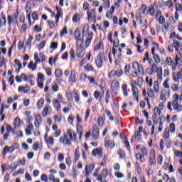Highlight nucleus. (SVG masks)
I'll return each mask as SVG.
<instances>
[{"instance_id": "obj_5", "label": "nucleus", "mask_w": 182, "mask_h": 182, "mask_svg": "<svg viewBox=\"0 0 182 182\" xmlns=\"http://www.w3.org/2000/svg\"><path fill=\"white\" fill-rule=\"evenodd\" d=\"M93 170H95V164H90L89 165H87L85 166V176L89 177V175L90 174V173H92V171H93Z\"/></svg>"}, {"instance_id": "obj_26", "label": "nucleus", "mask_w": 182, "mask_h": 182, "mask_svg": "<svg viewBox=\"0 0 182 182\" xmlns=\"http://www.w3.org/2000/svg\"><path fill=\"white\" fill-rule=\"evenodd\" d=\"M105 113L107 116L109 117V120H110V122H113L114 120V118L113 117V116H112V112H110L109 109H106Z\"/></svg>"}, {"instance_id": "obj_35", "label": "nucleus", "mask_w": 182, "mask_h": 182, "mask_svg": "<svg viewBox=\"0 0 182 182\" xmlns=\"http://www.w3.org/2000/svg\"><path fill=\"white\" fill-rule=\"evenodd\" d=\"M118 154L119 155L120 159H124L126 157V153L123 149H119L118 151Z\"/></svg>"}, {"instance_id": "obj_20", "label": "nucleus", "mask_w": 182, "mask_h": 182, "mask_svg": "<svg viewBox=\"0 0 182 182\" xmlns=\"http://www.w3.org/2000/svg\"><path fill=\"white\" fill-rule=\"evenodd\" d=\"M164 139H170V128L166 127L164 132Z\"/></svg>"}, {"instance_id": "obj_4", "label": "nucleus", "mask_w": 182, "mask_h": 182, "mask_svg": "<svg viewBox=\"0 0 182 182\" xmlns=\"http://www.w3.org/2000/svg\"><path fill=\"white\" fill-rule=\"evenodd\" d=\"M92 156L99 157V159H102L103 157V149L101 148H97L92 150Z\"/></svg>"}, {"instance_id": "obj_47", "label": "nucleus", "mask_w": 182, "mask_h": 182, "mask_svg": "<svg viewBox=\"0 0 182 182\" xmlns=\"http://www.w3.org/2000/svg\"><path fill=\"white\" fill-rule=\"evenodd\" d=\"M38 149H39V142H35L33 144V150L34 151H38Z\"/></svg>"}, {"instance_id": "obj_61", "label": "nucleus", "mask_w": 182, "mask_h": 182, "mask_svg": "<svg viewBox=\"0 0 182 182\" xmlns=\"http://www.w3.org/2000/svg\"><path fill=\"white\" fill-rule=\"evenodd\" d=\"M41 181L47 182L48 181V176H46V174H42L41 176Z\"/></svg>"}, {"instance_id": "obj_16", "label": "nucleus", "mask_w": 182, "mask_h": 182, "mask_svg": "<svg viewBox=\"0 0 182 182\" xmlns=\"http://www.w3.org/2000/svg\"><path fill=\"white\" fill-rule=\"evenodd\" d=\"M135 157L136 160H139L141 163H144L146 161V159H144V155H142L140 153H137Z\"/></svg>"}, {"instance_id": "obj_7", "label": "nucleus", "mask_w": 182, "mask_h": 182, "mask_svg": "<svg viewBox=\"0 0 182 182\" xmlns=\"http://www.w3.org/2000/svg\"><path fill=\"white\" fill-rule=\"evenodd\" d=\"M42 123V117L41 114H36V121L34 122V125L37 129H39V126H41V124Z\"/></svg>"}, {"instance_id": "obj_63", "label": "nucleus", "mask_w": 182, "mask_h": 182, "mask_svg": "<svg viewBox=\"0 0 182 182\" xmlns=\"http://www.w3.org/2000/svg\"><path fill=\"white\" fill-rule=\"evenodd\" d=\"M141 153L142 154V156H146L147 154V149L146 147H144L141 149Z\"/></svg>"}, {"instance_id": "obj_27", "label": "nucleus", "mask_w": 182, "mask_h": 182, "mask_svg": "<svg viewBox=\"0 0 182 182\" xmlns=\"http://www.w3.org/2000/svg\"><path fill=\"white\" fill-rule=\"evenodd\" d=\"M6 130L8 133H12V134H15V129H14L10 125H6Z\"/></svg>"}, {"instance_id": "obj_8", "label": "nucleus", "mask_w": 182, "mask_h": 182, "mask_svg": "<svg viewBox=\"0 0 182 182\" xmlns=\"http://www.w3.org/2000/svg\"><path fill=\"white\" fill-rule=\"evenodd\" d=\"M82 34H80V30L79 28H77L74 31V36L75 37L76 41H77V43H79L80 41V36Z\"/></svg>"}, {"instance_id": "obj_64", "label": "nucleus", "mask_w": 182, "mask_h": 182, "mask_svg": "<svg viewBox=\"0 0 182 182\" xmlns=\"http://www.w3.org/2000/svg\"><path fill=\"white\" fill-rule=\"evenodd\" d=\"M39 56H40L41 62H45V60H46V59L45 55H44L43 53H39Z\"/></svg>"}, {"instance_id": "obj_44", "label": "nucleus", "mask_w": 182, "mask_h": 182, "mask_svg": "<svg viewBox=\"0 0 182 182\" xmlns=\"http://www.w3.org/2000/svg\"><path fill=\"white\" fill-rule=\"evenodd\" d=\"M101 177L103 178L104 179L107 177V169H103L101 172Z\"/></svg>"}, {"instance_id": "obj_22", "label": "nucleus", "mask_w": 182, "mask_h": 182, "mask_svg": "<svg viewBox=\"0 0 182 182\" xmlns=\"http://www.w3.org/2000/svg\"><path fill=\"white\" fill-rule=\"evenodd\" d=\"M55 9L57 11V14L55 15V16H63V10L62 9V8H59L58 7V6H56Z\"/></svg>"}, {"instance_id": "obj_50", "label": "nucleus", "mask_w": 182, "mask_h": 182, "mask_svg": "<svg viewBox=\"0 0 182 182\" xmlns=\"http://www.w3.org/2000/svg\"><path fill=\"white\" fill-rule=\"evenodd\" d=\"M175 9L176 11H178V12H181L182 11V5L180 4H176L175 5Z\"/></svg>"}, {"instance_id": "obj_53", "label": "nucleus", "mask_w": 182, "mask_h": 182, "mask_svg": "<svg viewBox=\"0 0 182 182\" xmlns=\"http://www.w3.org/2000/svg\"><path fill=\"white\" fill-rule=\"evenodd\" d=\"M34 60L36 63H41V58L38 56V53H34Z\"/></svg>"}, {"instance_id": "obj_41", "label": "nucleus", "mask_w": 182, "mask_h": 182, "mask_svg": "<svg viewBox=\"0 0 182 182\" xmlns=\"http://www.w3.org/2000/svg\"><path fill=\"white\" fill-rule=\"evenodd\" d=\"M6 153H11L9 151V146H4L2 152L3 156H6Z\"/></svg>"}, {"instance_id": "obj_48", "label": "nucleus", "mask_w": 182, "mask_h": 182, "mask_svg": "<svg viewBox=\"0 0 182 182\" xmlns=\"http://www.w3.org/2000/svg\"><path fill=\"white\" fill-rule=\"evenodd\" d=\"M45 45H46V41H43L40 43V44L38 46V50H41V49H43L45 48Z\"/></svg>"}, {"instance_id": "obj_24", "label": "nucleus", "mask_w": 182, "mask_h": 182, "mask_svg": "<svg viewBox=\"0 0 182 182\" xmlns=\"http://www.w3.org/2000/svg\"><path fill=\"white\" fill-rule=\"evenodd\" d=\"M173 45L176 52H178V50H180V43H178V41H177L176 40H174L173 41Z\"/></svg>"}, {"instance_id": "obj_42", "label": "nucleus", "mask_w": 182, "mask_h": 182, "mask_svg": "<svg viewBox=\"0 0 182 182\" xmlns=\"http://www.w3.org/2000/svg\"><path fill=\"white\" fill-rule=\"evenodd\" d=\"M159 23H161V25H164L165 22H166V18H164V16H161L159 18Z\"/></svg>"}, {"instance_id": "obj_15", "label": "nucleus", "mask_w": 182, "mask_h": 182, "mask_svg": "<svg viewBox=\"0 0 182 182\" xmlns=\"http://www.w3.org/2000/svg\"><path fill=\"white\" fill-rule=\"evenodd\" d=\"M157 5V2H154L153 5H151L149 7V14L151 16H154V13L156 12V10L154 9V6Z\"/></svg>"}, {"instance_id": "obj_12", "label": "nucleus", "mask_w": 182, "mask_h": 182, "mask_svg": "<svg viewBox=\"0 0 182 182\" xmlns=\"http://www.w3.org/2000/svg\"><path fill=\"white\" fill-rule=\"evenodd\" d=\"M88 38L85 41V48H89V46L92 43V39H93V33L88 35Z\"/></svg>"}, {"instance_id": "obj_29", "label": "nucleus", "mask_w": 182, "mask_h": 182, "mask_svg": "<svg viewBox=\"0 0 182 182\" xmlns=\"http://www.w3.org/2000/svg\"><path fill=\"white\" fill-rule=\"evenodd\" d=\"M132 90L134 97L139 96V90L137 89V87H133V88H132Z\"/></svg>"}, {"instance_id": "obj_60", "label": "nucleus", "mask_w": 182, "mask_h": 182, "mask_svg": "<svg viewBox=\"0 0 182 182\" xmlns=\"http://www.w3.org/2000/svg\"><path fill=\"white\" fill-rule=\"evenodd\" d=\"M50 48L53 50L58 49V43L56 42H52L50 45Z\"/></svg>"}, {"instance_id": "obj_3", "label": "nucleus", "mask_w": 182, "mask_h": 182, "mask_svg": "<svg viewBox=\"0 0 182 182\" xmlns=\"http://www.w3.org/2000/svg\"><path fill=\"white\" fill-rule=\"evenodd\" d=\"M76 48H77L76 55L77 58H83V56H85V48H83V45L80 44L79 46V45L77 43Z\"/></svg>"}, {"instance_id": "obj_52", "label": "nucleus", "mask_w": 182, "mask_h": 182, "mask_svg": "<svg viewBox=\"0 0 182 182\" xmlns=\"http://www.w3.org/2000/svg\"><path fill=\"white\" fill-rule=\"evenodd\" d=\"M154 60L156 63H160L161 59H160V55H157V54L154 55Z\"/></svg>"}, {"instance_id": "obj_62", "label": "nucleus", "mask_w": 182, "mask_h": 182, "mask_svg": "<svg viewBox=\"0 0 182 182\" xmlns=\"http://www.w3.org/2000/svg\"><path fill=\"white\" fill-rule=\"evenodd\" d=\"M54 120H55V122H58V123H59V122H60V120H62V117L58 114H55L54 116Z\"/></svg>"}, {"instance_id": "obj_28", "label": "nucleus", "mask_w": 182, "mask_h": 182, "mask_svg": "<svg viewBox=\"0 0 182 182\" xmlns=\"http://www.w3.org/2000/svg\"><path fill=\"white\" fill-rule=\"evenodd\" d=\"M169 132H171V133H176V124L175 123H171L170 124Z\"/></svg>"}, {"instance_id": "obj_51", "label": "nucleus", "mask_w": 182, "mask_h": 182, "mask_svg": "<svg viewBox=\"0 0 182 182\" xmlns=\"http://www.w3.org/2000/svg\"><path fill=\"white\" fill-rule=\"evenodd\" d=\"M124 144L125 145L128 150H130V143H129L127 137H125V141L124 142Z\"/></svg>"}, {"instance_id": "obj_18", "label": "nucleus", "mask_w": 182, "mask_h": 182, "mask_svg": "<svg viewBox=\"0 0 182 182\" xmlns=\"http://www.w3.org/2000/svg\"><path fill=\"white\" fill-rule=\"evenodd\" d=\"M70 82H71V83H75L76 82V73H75V71L71 72Z\"/></svg>"}, {"instance_id": "obj_2", "label": "nucleus", "mask_w": 182, "mask_h": 182, "mask_svg": "<svg viewBox=\"0 0 182 182\" xmlns=\"http://www.w3.org/2000/svg\"><path fill=\"white\" fill-rule=\"evenodd\" d=\"M72 139L69 136H68V134H64L63 136H60L59 141L60 143H63V144H68V146H72Z\"/></svg>"}, {"instance_id": "obj_31", "label": "nucleus", "mask_w": 182, "mask_h": 182, "mask_svg": "<svg viewBox=\"0 0 182 182\" xmlns=\"http://www.w3.org/2000/svg\"><path fill=\"white\" fill-rule=\"evenodd\" d=\"M104 123H105V122L103 121V117H100V116L98 117V119H97L98 126H100V127H102Z\"/></svg>"}, {"instance_id": "obj_58", "label": "nucleus", "mask_w": 182, "mask_h": 182, "mask_svg": "<svg viewBox=\"0 0 182 182\" xmlns=\"http://www.w3.org/2000/svg\"><path fill=\"white\" fill-rule=\"evenodd\" d=\"M112 141H110L109 139H105V146L106 147V149H109V146H110V142Z\"/></svg>"}, {"instance_id": "obj_1", "label": "nucleus", "mask_w": 182, "mask_h": 182, "mask_svg": "<svg viewBox=\"0 0 182 182\" xmlns=\"http://www.w3.org/2000/svg\"><path fill=\"white\" fill-rule=\"evenodd\" d=\"M175 100L172 102V107H173V110H176V112H182V105L178 104V100H180V95L175 94Z\"/></svg>"}, {"instance_id": "obj_9", "label": "nucleus", "mask_w": 182, "mask_h": 182, "mask_svg": "<svg viewBox=\"0 0 182 182\" xmlns=\"http://www.w3.org/2000/svg\"><path fill=\"white\" fill-rule=\"evenodd\" d=\"M92 137L97 140V139H99V129L97 126H95L92 130Z\"/></svg>"}, {"instance_id": "obj_49", "label": "nucleus", "mask_w": 182, "mask_h": 182, "mask_svg": "<svg viewBox=\"0 0 182 182\" xmlns=\"http://www.w3.org/2000/svg\"><path fill=\"white\" fill-rule=\"evenodd\" d=\"M43 99H41L38 101L37 102V107H38V109H41V107H42L43 106Z\"/></svg>"}, {"instance_id": "obj_57", "label": "nucleus", "mask_w": 182, "mask_h": 182, "mask_svg": "<svg viewBox=\"0 0 182 182\" xmlns=\"http://www.w3.org/2000/svg\"><path fill=\"white\" fill-rule=\"evenodd\" d=\"M63 35H68V29L66 28V27H64L60 33V36H62Z\"/></svg>"}, {"instance_id": "obj_36", "label": "nucleus", "mask_w": 182, "mask_h": 182, "mask_svg": "<svg viewBox=\"0 0 182 182\" xmlns=\"http://www.w3.org/2000/svg\"><path fill=\"white\" fill-rule=\"evenodd\" d=\"M151 70L153 73H157V72H159V66L157 65V64L152 65Z\"/></svg>"}, {"instance_id": "obj_37", "label": "nucleus", "mask_w": 182, "mask_h": 182, "mask_svg": "<svg viewBox=\"0 0 182 182\" xmlns=\"http://www.w3.org/2000/svg\"><path fill=\"white\" fill-rule=\"evenodd\" d=\"M168 82H170V79L166 78L164 82L163 86L165 89H170V85H168Z\"/></svg>"}, {"instance_id": "obj_10", "label": "nucleus", "mask_w": 182, "mask_h": 182, "mask_svg": "<svg viewBox=\"0 0 182 182\" xmlns=\"http://www.w3.org/2000/svg\"><path fill=\"white\" fill-rule=\"evenodd\" d=\"M87 19H96V15H95V9L87 11Z\"/></svg>"}, {"instance_id": "obj_30", "label": "nucleus", "mask_w": 182, "mask_h": 182, "mask_svg": "<svg viewBox=\"0 0 182 182\" xmlns=\"http://www.w3.org/2000/svg\"><path fill=\"white\" fill-rule=\"evenodd\" d=\"M63 73H62V70L60 69H55V77H60V76H62Z\"/></svg>"}, {"instance_id": "obj_54", "label": "nucleus", "mask_w": 182, "mask_h": 182, "mask_svg": "<svg viewBox=\"0 0 182 182\" xmlns=\"http://www.w3.org/2000/svg\"><path fill=\"white\" fill-rule=\"evenodd\" d=\"M34 60L36 63H41V58L38 56V53H34Z\"/></svg>"}, {"instance_id": "obj_13", "label": "nucleus", "mask_w": 182, "mask_h": 182, "mask_svg": "<svg viewBox=\"0 0 182 182\" xmlns=\"http://www.w3.org/2000/svg\"><path fill=\"white\" fill-rule=\"evenodd\" d=\"M32 130H33V124H29L28 128L25 129L26 134L27 136H31V134H32Z\"/></svg>"}, {"instance_id": "obj_33", "label": "nucleus", "mask_w": 182, "mask_h": 182, "mask_svg": "<svg viewBox=\"0 0 182 182\" xmlns=\"http://www.w3.org/2000/svg\"><path fill=\"white\" fill-rule=\"evenodd\" d=\"M166 146L167 147V149H170V147H171V146H173V142H171V139H170V138L166 139Z\"/></svg>"}, {"instance_id": "obj_11", "label": "nucleus", "mask_w": 182, "mask_h": 182, "mask_svg": "<svg viewBox=\"0 0 182 182\" xmlns=\"http://www.w3.org/2000/svg\"><path fill=\"white\" fill-rule=\"evenodd\" d=\"M154 114L152 116V119H157L160 114H161V110H160V108L156 107L154 109Z\"/></svg>"}, {"instance_id": "obj_38", "label": "nucleus", "mask_w": 182, "mask_h": 182, "mask_svg": "<svg viewBox=\"0 0 182 182\" xmlns=\"http://www.w3.org/2000/svg\"><path fill=\"white\" fill-rule=\"evenodd\" d=\"M170 28V23L164 24L162 26V32H167L168 29Z\"/></svg>"}, {"instance_id": "obj_25", "label": "nucleus", "mask_w": 182, "mask_h": 182, "mask_svg": "<svg viewBox=\"0 0 182 182\" xmlns=\"http://www.w3.org/2000/svg\"><path fill=\"white\" fill-rule=\"evenodd\" d=\"M86 29H89V24H85L82 29V37L86 36Z\"/></svg>"}, {"instance_id": "obj_59", "label": "nucleus", "mask_w": 182, "mask_h": 182, "mask_svg": "<svg viewBox=\"0 0 182 182\" xmlns=\"http://www.w3.org/2000/svg\"><path fill=\"white\" fill-rule=\"evenodd\" d=\"M14 125H15V126H20V125H21V119L16 117V118L14 119Z\"/></svg>"}, {"instance_id": "obj_19", "label": "nucleus", "mask_w": 182, "mask_h": 182, "mask_svg": "<svg viewBox=\"0 0 182 182\" xmlns=\"http://www.w3.org/2000/svg\"><path fill=\"white\" fill-rule=\"evenodd\" d=\"M114 75L116 77H120L122 75H123V70H122V68H119L117 70H114Z\"/></svg>"}, {"instance_id": "obj_45", "label": "nucleus", "mask_w": 182, "mask_h": 182, "mask_svg": "<svg viewBox=\"0 0 182 182\" xmlns=\"http://www.w3.org/2000/svg\"><path fill=\"white\" fill-rule=\"evenodd\" d=\"M84 68L85 70H87V72H90V70L93 71V66L91 64H88L87 65V66H85Z\"/></svg>"}, {"instance_id": "obj_55", "label": "nucleus", "mask_w": 182, "mask_h": 182, "mask_svg": "<svg viewBox=\"0 0 182 182\" xmlns=\"http://www.w3.org/2000/svg\"><path fill=\"white\" fill-rule=\"evenodd\" d=\"M33 41V37H32V36H29V38L27 40V46H31Z\"/></svg>"}, {"instance_id": "obj_56", "label": "nucleus", "mask_w": 182, "mask_h": 182, "mask_svg": "<svg viewBox=\"0 0 182 182\" xmlns=\"http://www.w3.org/2000/svg\"><path fill=\"white\" fill-rule=\"evenodd\" d=\"M23 46H24L23 42L19 41L18 43V50H22L23 49Z\"/></svg>"}, {"instance_id": "obj_23", "label": "nucleus", "mask_w": 182, "mask_h": 182, "mask_svg": "<svg viewBox=\"0 0 182 182\" xmlns=\"http://www.w3.org/2000/svg\"><path fill=\"white\" fill-rule=\"evenodd\" d=\"M154 88L156 93L160 92V85H159V81H155L154 83Z\"/></svg>"}, {"instance_id": "obj_6", "label": "nucleus", "mask_w": 182, "mask_h": 182, "mask_svg": "<svg viewBox=\"0 0 182 182\" xmlns=\"http://www.w3.org/2000/svg\"><path fill=\"white\" fill-rule=\"evenodd\" d=\"M95 63L97 68H102L103 66V60H102V54H99L95 58Z\"/></svg>"}, {"instance_id": "obj_39", "label": "nucleus", "mask_w": 182, "mask_h": 182, "mask_svg": "<svg viewBox=\"0 0 182 182\" xmlns=\"http://www.w3.org/2000/svg\"><path fill=\"white\" fill-rule=\"evenodd\" d=\"M130 64H127L124 67L125 75H129L130 73Z\"/></svg>"}, {"instance_id": "obj_21", "label": "nucleus", "mask_w": 182, "mask_h": 182, "mask_svg": "<svg viewBox=\"0 0 182 182\" xmlns=\"http://www.w3.org/2000/svg\"><path fill=\"white\" fill-rule=\"evenodd\" d=\"M67 136L70 138V140L73 141V137H75V133H72V129H67Z\"/></svg>"}, {"instance_id": "obj_43", "label": "nucleus", "mask_w": 182, "mask_h": 182, "mask_svg": "<svg viewBox=\"0 0 182 182\" xmlns=\"http://www.w3.org/2000/svg\"><path fill=\"white\" fill-rule=\"evenodd\" d=\"M138 70L139 73H141V75L144 74V68H143V65L139 64V65L138 66Z\"/></svg>"}, {"instance_id": "obj_46", "label": "nucleus", "mask_w": 182, "mask_h": 182, "mask_svg": "<svg viewBox=\"0 0 182 182\" xmlns=\"http://www.w3.org/2000/svg\"><path fill=\"white\" fill-rule=\"evenodd\" d=\"M135 139H137V140H141V134L140 132H135V135H134Z\"/></svg>"}, {"instance_id": "obj_40", "label": "nucleus", "mask_w": 182, "mask_h": 182, "mask_svg": "<svg viewBox=\"0 0 182 182\" xmlns=\"http://www.w3.org/2000/svg\"><path fill=\"white\" fill-rule=\"evenodd\" d=\"M166 65L168 66H172L173 65V60L171 59V57H167L166 59Z\"/></svg>"}, {"instance_id": "obj_32", "label": "nucleus", "mask_w": 182, "mask_h": 182, "mask_svg": "<svg viewBox=\"0 0 182 182\" xmlns=\"http://www.w3.org/2000/svg\"><path fill=\"white\" fill-rule=\"evenodd\" d=\"M112 97V94H110V92L107 91L106 95H105V102L106 104L109 103V100L111 99Z\"/></svg>"}, {"instance_id": "obj_17", "label": "nucleus", "mask_w": 182, "mask_h": 182, "mask_svg": "<svg viewBox=\"0 0 182 182\" xmlns=\"http://www.w3.org/2000/svg\"><path fill=\"white\" fill-rule=\"evenodd\" d=\"M79 151H80V148L79 146H77L75 150V161H77V160H79V157H80V154Z\"/></svg>"}, {"instance_id": "obj_14", "label": "nucleus", "mask_w": 182, "mask_h": 182, "mask_svg": "<svg viewBox=\"0 0 182 182\" xmlns=\"http://www.w3.org/2000/svg\"><path fill=\"white\" fill-rule=\"evenodd\" d=\"M112 90H119L120 89V84L117 81H113L111 84Z\"/></svg>"}, {"instance_id": "obj_34", "label": "nucleus", "mask_w": 182, "mask_h": 182, "mask_svg": "<svg viewBox=\"0 0 182 182\" xmlns=\"http://www.w3.org/2000/svg\"><path fill=\"white\" fill-rule=\"evenodd\" d=\"M122 90H123V93H124V96H129V93H127V85L124 84L122 85Z\"/></svg>"}]
</instances>
